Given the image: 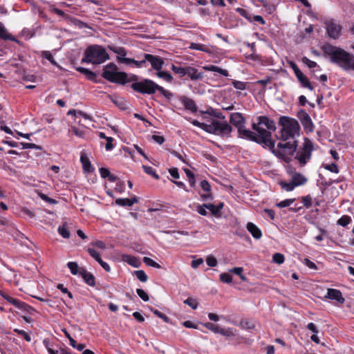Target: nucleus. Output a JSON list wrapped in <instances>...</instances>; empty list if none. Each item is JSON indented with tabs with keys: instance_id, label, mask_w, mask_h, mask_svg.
Wrapping results in <instances>:
<instances>
[{
	"instance_id": "obj_1",
	"label": "nucleus",
	"mask_w": 354,
	"mask_h": 354,
	"mask_svg": "<svg viewBox=\"0 0 354 354\" xmlns=\"http://www.w3.org/2000/svg\"><path fill=\"white\" fill-rule=\"evenodd\" d=\"M279 124L281 126V129L278 138L282 142L277 144V147L283 149L285 155H293L297 147L296 136L299 135V123L295 119L281 116L279 118Z\"/></svg>"
},
{
	"instance_id": "obj_2",
	"label": "nucleus",
	"mask_w": 354,
	"mask_h": 354,
	"mask_svg": "<svg viewBox=\"0 0 354 354\" xmlns=\"http://www.w3.org/2000/svg\"><path fill=\"white\" fill-rule=\"evenodd\" d=\"M322 50L324 54L329 56L332 63L337 64L345 71L352 69L354 61L353 56L349 53L329 44L324 45Z\"/></svg>"
},
{
	"instance_id": "obj_3",
	"label": "nucleus",
	"mask_w": 354,
	"mask_h": 354,
	"mask_svg": "<svg viewBox=\"0 0 354 354\" xmlns=\"http://www.w3.org/2000/svg\"><path fill=\"white\" fill-rule=\"evenodd\" d=\"M102 76L110 82L119 84H125L127 82L138 80V77L136 75H132L129 78L127 73L118 72V66L113 63H110L104 66Z\"/></svg>"
},
{
	"instance_id": "obj_4",
	"label": "nucleus",
	"mask_w": 354,
	"mask_h": 354,
	"mask_svg": "<svg viewBox=\"0 0 354 354\" xmlns=\"http://www.w3.org/2000/svg\"><path fill=\"white\" fill-rule=\"evenodd\" d=\"M131 87V88L140 93L153 95L156 91H159L164 97L169 99L172 96V93L169 91L165 89L163 87L159 86L153 81L149 79H144L142 81L137 82L133 81Z\"/></svg>"
},
{
	"instance_id": "obj_5",
	"label": "nucleus",
	"mask_w": 354,
	"mask_h": 354,
	"mask_svg": "<svg viewBox=\"0 0 354 354\" xmlns=\"http://www.w3.org/2000/svg\"><path fill=\"white\" fill-rule=\"evenodd\" d=\"M109 59V55L102 46L93 45L88 46L84 53L82 62L100 64Z\"/></svg>"
},
{
	"instance_id": "obj_6",
	"label": "nucleus",
	"mask_w": 354,
	"mask_h": 354,
	"mask_svg": "<svg viewBox=\"0 0 354 354\" xmlns=\"http://www.w3.org/2000/svg\"><path fill=\"white\" fill-rule=\"evenodd\" d=\"M313 149V142L306 138L302 146L296 152L295 159L298 160L300 165H305L310 160Z\"/></svg>"
},
{
	"instance_id": "obj_7",
	"label": "nucleus",
	"mask_w": 354,
	"mask_h": 354,
	"mask_svg": "<svg viewBox=\"0 0 354 354\" xmlns=\"http://www.w3.org/2000/svg\"><path fill=\"white\" fill-rule=\"evenodd\" d=\"M308 179L301 174L294 172L292 174L291 180L289 183L281 181L279 185L281 188L286 192L292 191L296 187L303 185L306 183Z\"/></svg>"
},
{
	"instance_id": "obj_8",
	"label": "nucleus",
	"mask_w": 354,
	"mask_h": 354,
	"mask_svg": "<svg viewBox=\"0 0 354 354\" xmlns=\"http://www.w3.org/2000/svg\"><path fill=\"white\" fill-rule=\"evenodd\" d=\"M257 143L261 144L264 147H267L277 157L283 158L286 156L283 149H280L278 147L274 148L275 142L272 140L271 137L264 136L259 138Z\"/></svg>"
},
{
	"instance_id": "obj_9",
	"label": "nucleus",
	"mask_w": 354,
	"mask_h": 354,
	"mask_svg": "<svg viewBox=\"0 0 354 354\" xmlns=\"http://www.w3.org/2000/svg\"><path fill=\"white\" fill-rule=\"evenodd\" d=\"M232 131V127L226 121L215 120V135L220 136H229Z\"/></svg>"
},
{
	"instance_id": "obj_10",
	"label": "nucleus",
	"mask_w": 354,
	"mask_h": 354,
	"mask_svg": "<svg viewBox=\"0 0 354 354\" xmlns=\"http://www.w3.org/2000/svg\"><path fill=\"white\" fill-rule=\"evenodd\" d=\"M326 28L328 35L333 38L337 39L339 37L342 27L333 21H328L326 22Z\"/></svg>"
},
{
	"instance_id": "obj_11",
	"label": "nucleus",
	"mask_w": 354,
	"mask_h": 354,
	"mask_svg": "<svg viewBox=\"0 0 354 354\" xmlns=\"http://www.w3.org/2000/svg\"><path fill=\"white\" fill-rule=\"evenodd\" d=\"M144 57L147 59V62L150 63L152 68L157 71L161 70L165 64L164 59L158 56L144 54Z\"/></svg>"
},
{
	"instance_id": "obj_12",
	"label": "nucleus",
	"mask_w": 354,
	"mask_h": 354,
	"mask_svg": "<svg viewBox=\"0 0 354 354\" xmlns=\"http://www.w3.org/2000/svg\"><path fill=\"white\" fill-rule=\"evenodd\" d=\"M298 118L300 120L304 129L308 131H313V124L309 115L304 110L298 112Z\"/></svg>"
},
{
	"instance_id": "obj_13",
	"label": "nucleus",
	"mask_w": 354,
	"mask_h": 354,
	"mask_svg": "<svg viewBox=\"0 0 354 354\" xmlns=\"http://www.w3.org/2000/svg\"><path fill=\"white\" fill-rule=\"evenodd\" d=\"M324 297L326 299L335 300L337 302L341 304H343L345 301L341 291L337 289L328 288Z\"/></svg>"
},
{
	"instance_id": "obj_14",
	"label": "nucleus",
	"mask_w": 354,
	"mask_h": 354,
	"mask_svg": "<svg viewBox=\"0 0 354 354\" xmlns=\"http://www.w3.org/2000/svg\"><path fill=\"white\" fill-rule=\"evenodd\" d=\"M230 122L239 130L244 127L245 120L241 113L236 112L230 115Z\"/></svg>"
},
{
	"instance_id": "obj_15",
	"label": "nucleus",
	"mask_w": 354,
	"mask_h": 354,
	"mask_svg": "<svg viewBox=\"0 0 354 354\" xmlns=\"http://www.w3.org/2000/svg\"><path fill=\"white\" fill-rule=\"evenodd\" d=\"M258 123L270 131H274L276 129L274 122L266 116L258 117Z\"/></svg>"
},
{
	"instance_id": "obj_16",
	"label": "nucleus",
	"mask_w": 354,
	"mask_h": 354,
	"mask_svg": "<svg viewBox=\"0 0 354 354\" xmlns=\"http://www.w3.org/2000/svg\"><path fill=\"white\" fill-rule=\"evenodd\" d=\"M239 137L242 138H246L253 142H257L258 137L255 133L248 129H245L241 127V129L238 130Z\"/></svg>"
},
{
	"instance_id": "obj_17",
	"label": "nucleus",
	"mask_w": 354,
	"mask_h": 354,
	"mask_svg": "<svg viewBox=\"0 0 354 354\" xmlns=\"http://www.w3.org/2000/svg\"><path fill=\"white\" fill-rule=\"evenodd\" d=\"M252 129L256 131L258 133L257 136L259 138L267 136V137H271V132L269 131L270 130H267L265 129L264 127L261 126V124H259V123H253L252 125Z\"/></svg>"
},
{
	"instance_id": "obj_18",
	"label": "nucleus",
	"mask_w": 354,
	"mask_h": 354,
	"mask_svg": "<svg viewBox=\"0 0 354 354\" xmlns=\"http://www.w3.org/2000/svg\"><path fill=\"white\" fill-rule=\"evenodd\" d=\"M180 100L186 109L189 110L193 113H195L197 111L196 104L192 99L186 96H182Z\"/></svg>"
},
{
	"instance_id": "obj_19",
	"label": "nucleus",
	"mask_w": 354,
	"mask_h": 354,
	"mask_svg": "<svg viewBox=\"0 0 354 354\" xmlns=\"http://www.w3.org/2000/svg\"><path fill=\"white\" fill-rule=\"evenodd\" d=\"M186 75H187L192 80H202L203 77V73H198L196 68L192 66H186Z\"/></svg>"
},
{
	"instance_id": "obj_20",
	"label": "nucleus",
	"mask_w": 354,
	"mask_h": 354,
	"mask_svg": "<svg viewBox=\"0 0 354 354\" xmlns=\"http://www.w3.org/2000/svg\"><path fill=\"white\" fill-rule=\"evenodd\" d=\"M80 274L88 286H94L95 285V277L91 272L83 269L82 271H80Z\"/></svg>"
},
{
	"instance_id": "obj_21",
	"label": "nucleus",
	"mask_w": 354,
	"mask_h": 354,
	"mask_svg": "<svg viewBox=\"0 0 354 354\" xmlns=\"http://www.w3.org/2000/svg\"><path fill=\"white\" fill-rule=\"evenodd\" d=\"M247 230L254 239H259L262 236L260 229L252 223L250 222L247 224Z\"/></svg>"
},
{
	"instance_id": "obj_22",
	"label": "nucleus",
	"mask_w": 354,
	"mask_h": 354,
	"mask_svg": "<svg viewBox=\"0 0 354 354\" xmlns=\"http://www.w3.org/2000/svg\"><path fill=\"white\" fill-rule=\"evenodd\" d=\"M138 198L134 196L131 198H118L115 200V203L120 206L131 207L134 203H138Z\"/></svg>"
},
{
	"instance_id": "obj_23",
	"label": "nucleus",
	"mask_w": 354,
	"mask_h": 354,
	"mask_svg": "<svg viewBox=\"0 0 354 354\" xmlns=\"http://www.w3.org/2000/svg\"><path fill=\"white\" fill-rule=\"evenodd\" d=\"M296 77L303 87L307 88L310 91L313 90V87L312 86L309 80L302 72L297 75Z\"/></svg>"
},
{
	"instance_id": "obj_24",
	"label": "nucleus",
	"mask_w": 354,
	"mask_h": 354,
	"mask_svg": "<svg viewBox=\"0 0 354 354\" xmlns=\"http://www.w3.org/2000/svg\"><path fill=\"white\" fill-rule=\"evenodd\" d=\"M203 69L207 71H213L220 73L221 75L227 77L229 76V73L227 70L223 69L215 65H208L203 66Z\"/></svg>"
},
{
	"instance_id": "obj_25",
	"label": "nucleus",
	"mask_w": 354,
	"mask_h": 354,
	"mask_svg": "<svg viewBox=\"0 0 354 354\" xmlns=\"http://www.w3.org/2000/svg\"><path fill=\"white\" fill-rule=\"evenodd\" d=\"M80 161L82 164L83 169L85 171L89 173L93 171V168L91 166V162L85 154H82L81 156Z\"/></svg>"
},
{
	"instance_id": "obj_26",
	"label": "nucleus",
	"mask_w": 354,
	"mask_h": 354,
	"mask_svg": "<svg viewBox=\"0 0 354 354\" xmlns=\"http://www.w3.org/2000/svg\"><path fill=\"white\" fill-rule=\"evenodd\" d=\"M205 206L212 212L213 215L216 216L223 207V203H219L217 205L209 203L205 205Z\"/></svg>"
},
{
	"instance_id": "obj_27",
	"label": "nucleus",
	"mask_w": 354,
	"mask_h": 354,
	"mask_svg": "<svg viewBox=\"0 0 354 354\" xmlns=\"http://www.w3.org/2000/svg\"><path fill=\"white\" fill-rule=\"evenodd\" d=\"M0 38L4 40L15 41V37H12L7 31L4 25L0 22Z\"/></svg>"
},
{
	"instance_id": "obj_28",
	"label": "nucleus",
	"mask_w": 354,
	"mask_h": 354,
	"mask_svg": "<svg viewBox=\"0 0 354 354\" xmlns=\"http://www.w3.org/2000/svg\"><path fill=\"white\" fill-rule=\"evenodd\" d=\"M76 69L77 71L85 75L88 80H92V81L95 80V77H96L95 73H93V71H90L89 69L83 68V67H77Z\"/></svg>"
},
{
	"instance_id": "obj_29",
	"label": "nucleus",
	"mask_w": 354,
	"mask_h": 354,
	"mask_svg": "<svg viewBox=\"0 0 354 354\" xmlns=\"http://www.w3.org/2000/svg\"><path fill=\"white\" fill-rule=\"evenodd\" d=\"M15 307H17V308L19 309H21L25 312H27L29 314H32L33 312H35V309L30 306L29 305H28L27 304L23 302V301H21L19 300V301L17 302V305L15 306Z\"/></svg>"
},
{
	"instance_id": "obj_30",
	"label": "nucleus",
	"mask_w": 354,
	"mask_h": 354,
	"mask_svg": "<svg viewBox=\"0 0 354 354\" xmlns=\"http://www.w3.org/2000/svg\"><path fill=\"white\" fill-rule=\"evenodd\" d=\"M122 259L124 262L128 263L129 265H131V266H132L133 267H138V259L136 257H133V256H131V255H129V254H123L122 256Z\"/></svg>"
},
{
	"instance_id": "obj_31",
	"label": "nucleus",
	"mask_w": 354,
	"mask_h": 354,
	"mask_svg": "<svg viewBox=\"0 0 354 354\" xmlns=\"http://www.w3.org/2000/svg\"><path fill=\"white\" fill-rule=\"evenodd\" d=\"M205 327L212 330L215 333H224L223 328H221L218 325L214 324L210 322H207L204 324Z\"/></svg>"
},
{
	"instance_id": "obj_32",
	"label": "nucleus",
	"mask_w": 354,
	"mask_h": 354,
	"mask_svg": "<svg viewBox=\"0 0 354 354\" xmlns=\"http://www.w3.org/2000/svg\"><path fill=\"white\" fill-rule=\"evenodd\" d=\"M156 75L160 77V78H162L163 80H165L166 82H171L172 80H173V77L171 76V75L167 72V71H157L156 73Z\"/></svg>"
},
{
	"instance_id": "obj_33",
	"label": "nucleus",
	"mask_w": 354,
	"mask_h": 354,
	"mask_svg": "<svg viewBox=\"0 0 354 354\" xmlns=\"http://www.w3.org/2000/svg\"><path fill=\"white\" fill-rule=\"evenodd\" d=\"M58 232L64 239H68L71 235L70 232L67 229L66 223H64L58 227Z\"/></svg>"
},
{
	"instance_id": "obj_34",
	"label": "nucleus",
	"mask_w": 354,
	"mask_h": 354,
	"mask_svg": "<svg viewBox=\"0 0 354 354\" xmlns=\"http://www.w3.org/2000/svg\"><path fill=\"white\" fill-rule=\"evenodd\" d=\"M171 68L175 73L178 74L180 77L186 75V66L182 67L172 64Z\"/></svg>"
},
{
	"instance_id": "obj_35",
	"label": "nucleus",
	"mask_w": 354,
	"mask_h": 354,
	"mask_svg": "<svg viewBox=\"0 0 354 354\" xmlns=\"http://www.w3.org/2000/svg\"><path fill=\"white\" fill-rule=\"evenodd\" d=\"M134 274L142 282H146L148 279L147 275L143 270H136Z\"/></svg>"
},
{
	"instance_id": "obj_36",
	"label": "nucleus",
	"mask_w": 354,
	"mask_h": 354,
	"mask_svg": "<svg viewBox=\"0 0 354 354\" xmlns=\"http://www.w3.org/2000/svg\"><path fill=\"white\" fill-rule=\"evenodd\" d=\"M143 262L148 266L160 268V266L149 257H145L143 258Z\"/></svg>"
},
{
	"instance_id": "obj_37",
	"label": "nucleus",
	"mask_w": 354,
	"mask_h": 354,
	"mask_svg": "<svg viewBox=\"0 0 354 354\" xmlns=\"http://www.w3.org/2000/svg\"><path fill=\"white\" fill-rule=\"evenodd\" d=\"M203 130L209 133L215 134V120H213L209 124L205 123Z\"/></svg>"
},
{
	"instance_id": "obj_38",
	"label": "nucleus",
	"mask_w": 354,
	"mask_h": 354,
	"mask_svg": "<svg viewBox=\"0 0 354 354\" xmlns=\"http://www.w3.org/2000/svg\"><path fill=\"white\" fill-rule=\"evenodd\" d=\"M87 252L98 263H100V261H102V259H101V257H100V254L98 252H97L95 250L89 248L87 249Z\"/></svg>"
},
{
	"instance_id": "obj_39",
	"label": "nucleus",
	"mask_w": 354,
	"mask_h": 354,
	"mask_svg": "<svg viewBox=\"0 0 354 354\" xmlns=\"http://www.w3.org/2000/svg\"><path fill=\"white\" fill-rule=\"evenodd\" d=\"M142 169L146 174L152 176L156 179H159V176L156 174L151 167L143 165Z\"/></svg>"
},
{
	"instance_id": "obj_40",
	"label": "nucleus",
	"mask_w": 354,
	"mask_h": 354,
	"mask_svg": "<svg viewBox=\"0 0 354 354\" xmlns=\"http://www.w3.org/2000/svg\"><path fill=\"white\" fill-rule=\"evenodd\" d=\"M295 201V198H288L282 201L277 204V206L280 208L288 207Z\"/></svg>"
},
{
	"instance_id": "obj_41",
	"label": "nucleus",
	"mask_w": 354,
	"mask_h": 354,
	"mask_svg": "<svg viewBox=\"0 0 354 354\" xmlns=\"http://www.w3.org/2000/svg\"><path fill=\"white\" fill-rule=\"evenodd\" d=\"M151 310L153 313V314L157 315L159 318L162 319L165 322H166V323L170 322V319L166 315H165V314L162 313L161 312L158 311V310L153 309L152 308H151Z\"/></svg>"
},
{
	"instance_id": "obj_42",
	"label": "nucleus",
	"mask_w": 354,
	"mask_h": 354,
	"mask_svg": "<svg viewBox=\"0 0 354 354\" xmlns=\"http://www.w3.org/2000/svg\"><path fill=\"white\" fill-rule=\"evenodd\" d=\"M232 85L234 87L238 90H245L246 89L247 83L238 81V80H232Z\"/></svg>"
},
{
	"instance_id": "obj_43",
	"label": "nucleus",
	"mask_w": 354,
	"mask_h": 354,
	"mask_svg": "<svg viewBox=\"0 0 354 354\" xmlns=\"http://www.w3.org/2000/svg\"><path fill=\"white\" fill-rule=\"evenodd\" d=\"M284 256L281 253H274L272 256L273 262L277 264H281L284 262Z\"/></svg>"
},
{
	"instance_id": "obj_44",
	"label": "nucleus",
	"mask_w": 354,
	"mask_h": 354,
	"mask_svg": "<svg viewBox=\"0 0 354 354\" xmlns=\"http://www.w3.org/2000/svg\"><path fill=\"white\" fill-rule=\"evenodd\" d=\"M184 304L189 306L194 310L196 309L198 305L197 301L192 297H189L187 299H185L184 301Z\"/></svg>"
},
{
	"instance_id": "obj_45",
	"label": "nucleus",
	"mask_w": 354,
	"mask_h": 354,
	"mask_svg": "<svg viewBox=\"0 0 354 354\" xmlns=\"http://www.w3.org/2000/svg\"><path fill=\"white\" fill-rule=\"evenodd\" d=\"M351 221V218L348 216H342L337 221V223L343 227L346 226Z\"/></svg>"
},
{
	"instance_id": "obj_46",
	"label": "nucleus",
	"mask_w": 354,
	"mask_h": 354,
	"mask_svg": "<svg viewBox=\"0 0 354 354\" xmlns=\"http://www.w3.org/2000/svg\"><path fill=\"white\" fill-rule=\"evenodd\" d=\"M136 292L138 295L145 301H148L149 300V297L148 294L142 289L137 288Z\"/></svg>"
},
{
	"instance_id": "obj_47",
	"label": "nucleus",
	"mask_w": 354,
	"mask_h": 354,
	"mask_svg": "<svg viewBox=\"0 0 354 354\" xmlns=\"http://www.w3.org/2000/svg\"><path fill=\"white\" fill-rule=\"evenodd\" d=\"M206 263L209 267H215L216 266L218 261L214 256L208 255L206 258Z\"/></svg>"
},
{
	"instance_id": "obj_48",
	"label": "nucleus",
	"mask_w": 354,
	"mask_h": 354,
	"mask_svg": "<svg viewBox=\"0 0 354 354\" xmlns=\"http://www.w3.org/2000/svg\"><path fill=\"white\" fill-rule=\"evenodd\" d=\"M220 279L222 282L229 283L232 281V277L227 272L222 273L220 274Z\"/></svg>"
},
{
	"instance_id": "obj_49",
	"label": "nucleus",
	"mask_w": 354,
	"mask_h": 354,
	"mask_svg": "<svg viewBox=\"0 0 354 354\" xmlns=\"http://www.w3.org/2000/svg\"><path fill=\"white\" fill-rule=\"evenodd\" d=\"M67 266L73 274L78 273V265L76 262H68Z\"/></svg>"
},
{
	"instance_id": "obj_50",
	"label": "nucleus",
	"mask_w": 354,
	"mask_h": 354,
	"mask_svg": "<svg viewBox=\"0 0 354 354\" xmlns=\"http://www.w3.org/2000/svg\"><path fill=\"white\" fill-rule=\"evenodd\" d=\"M324 167L325 169L335 174H337L339 172L338 167L335 163H331L330 165H324Z\"/></svg>"
},
{
	"instance_id": "obj_51",
	"label": "nucleus",
	"mask_w": 354,
	"mask_h": 354,
	"mask_svg": "<svg viewBox=\"0 0 354 354\" xmlns=\"http://www.w3.org/2000/svg\"><path fill=\"white\" fill-rule=\"evenodd\" d=\"M113 102L116 104L118 107H120L121 109H126V102L122 98H115L114 100H112Z\"/></svg>"
},
{
	"instance_id": "obj_52",
	"label": "nucleus",
	"mask_w": 354,
	"mask_h": 354,
	"mask_svg": "<svg viewBox=\"0 0 354 354\" xmlns=\"http://www.w3.org/2000/svg\"><path fill=\"white\" fill-rule=\"evenodd\" d=\"M304 205L306 207V208H309L311 207V205H312V198L310 197V195H308V196H303L301 197V198Z\"/></svg>"
},
{
	"instance_id": "obj_53",
	"label": "nucleus",
	"mask_w": 354,
	"mask_h": 354,
	"mask_svg": "<svg viewBox=\"0 0 354 354\" xmlns=\"http://www.w3.org/2000/svg\"><path fill=\"white\" fill-rule=\"evenodd\" d=\"M14 332L17 333V334H19L20 335L24 336V337L26 339V341H27L28 342L31 341L30 336L26 332H25L24 330H19L18 328H15L14 329Z\"/></svg>"
},
{
	"instance_id": "obj_54",
	"label": "nucleus",
	"mask_w": 354,
	"mask_h": 354,
	"mask_svg": "<svg viewBox=\"0 0 354 354\" xmlns=\"http://www.w3.org/2000/svg\"><path fill=\"white\" fill-rule=\"evenodd\" d=\"M302 62L305 64H306L310 68H315L317 66V63L309 59L306 57H304L302 58Z\"/></svg>"
},
{
	"instance_id": "obj_55",
	"label": "nucleus",
	"mask_w": 354,
	"mask_h": 354,
	"mask_svg": "<svg viewBox=\"0 0 354 354\" xmlns=\"http://www.w3.org/2000/svg\"><path fill=\"white\" fill-rule=\"evenodd\" d=\"M1 295L6 300L8 301L9 303H10L11 304L14 305L15 306L17 305V302L19 301L18 299H15L6 294H3V293H1Z\"/></svg>"
},
{
	"instance_id": "obj_56",
	"label": "nucleus",
	"mask_w": 354,
	"mask_h": 354,
	"mask_svg": "<svg viewBox=\"0 0 354 354\" xmlns=\"http://www.w3.org/2000/svg\"><path fill=\"white\" fill-rule=\"evenodd\" d=\"M117 60L120 63L130 64H133L134 59L127 58V57H121L120 56H117Z\"/></svg>"
},
{
	"instance_id": "obj_57",
	"label": "nucleus",
	"mask_w": 354,
	"mask_h": 354,
	"mask_svg": "<svg viewBox=\"0 0 354 354\" xmlns=\"http://www.w3.org/2000/svg\"><path fill=\"white\" fill-rule=\"evenodd\" d=\"M200 185L204 192H209L211 191V186L207 180H202L200 183Z\"/></svg>"
},
{
	"instance_id": "obj_58",
	"label": "nucleus",
	"mask_w": 354,
	"mask_h": 354,
	"mask_svg": "<svg viewBox=\"0 0 354 354\" xmlns=\"http://www.w3.org/2000/svg\"><path fill=\"white\" fill-rule=\"evenodd\" d=\"M205 204L198 205L196 207V211L202 216H206L207 214V212L205 209L207 207L205 206Z\"/></svg>"
},
{
	"instance_id": "obj_59",
	"label": "nucleus",
	"mask_w": 354,
	"mask_h": 354,
	"mask_svg": "<svg viewBox=\"0 0 354 354\" xmlns=\"http://www.w3.org/2000/svg\"><path fill=\"white\" fill-rule=\"evenodd\" d=\"M43 56L46 59H48L49 62H50L53 64L56 65V62L54 60L53 56L52 55V54L50 52L44 51L43 53Z\"/></svg>"
},
{
	"instance_id": "obj_60",
	"label": "nucleus",
	"mask_w": 354,
	"mask_h": 354,
	"mask_svg": "<svg viewBox=\"0 0 354 354\" xmlns=\"http://www.w3.org/2000/svg\"><path fill=\"white\" fill-rule=\"evenodd\" d=\"M23 149H41V147L33 143L21 142Z\"/></svg>"
},
{
	"instance_id": "obj_61",
	"label": "nucleus",
	"mask_w": 354,
	"mask_h": 354,
	"mask_svg": "<svg viewBox=\"0 0 354 354\" xmlns=\"http://www.w3.org/2000/svg\"><path fill=\"white\" fill-rule=\"evenodd\" d=\"M91 245H93V246L97 247V248H98L100 249H102V250H105L106 249V245L102 241H96L92 242L91 243Z\"/></svg>"
},
{
	"instance_id": "obj_62",
	"label": "nucleus",
	"mask_w": 354,
	"mask_h": 354,
	"mask_svg": "<svg viewBox=\"0 0 354 354\" xmlns=\"http://www.w3.org/2000/svg\"><path fill=\"white\" fill-rule=\"evenodd\" d=\"M209 113L211 115H213L214 117L218 118V119L225 120V117L223 115V113L221 112L216 111L213 109H212L211 112H209Z\"/></svg>"
},
{
	"instance_id": "obj_63",
	"label": "nucleus",
	"mask_w": 354,
	"mask_h": 354,
	"mask_svg": "<svg viewBox=\"0 0 354 354\" xmlns=\"http://www.w3.org/2000/svg\"><path fill=\"white\" fill-rule=\"evenodd\" d=\"M241 325L243 328L245 329H252L254 327V324L248 321H242L241 322Z\"/></svg>"
},
{
	"instance_id": "obj_64",
	"label": "nucleus",
	"mask_w": 354,
	"mask_h": 354,
	"mask_svg": "<svg viewBox=\"0 0 354 354\" xmlns=\"http://www.w3.org/2000/svg\"><path fill=\"white\" fill-rule=\"evenodd\" d=\"M289 65H290V68L293 70L295 75H298L299 73H300L301 72V70L297 66V65L294 62H292V61L290 62Z\"/></svg>"
}]
</instances>
